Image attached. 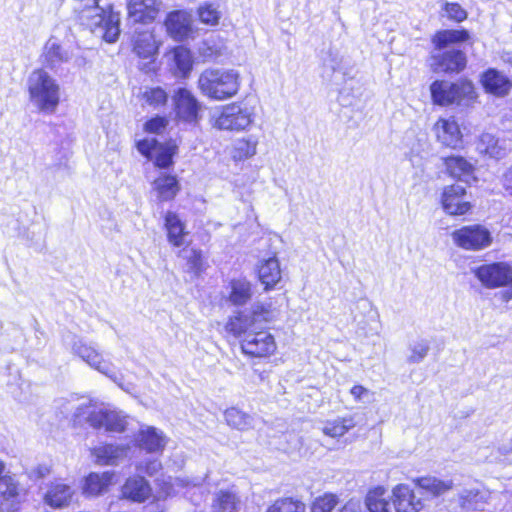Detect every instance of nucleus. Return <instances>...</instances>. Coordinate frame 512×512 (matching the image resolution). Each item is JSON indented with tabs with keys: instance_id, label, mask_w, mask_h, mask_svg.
<instances>
[{
	"instance_id": "nucleus-1",
	"label": "nucleus",
	"mask_w": 512,
	"mask_h": 512,
	"mask_svg": "<svg viewBox=\"0 0 512 512\" xmlns=\"http://www.w3.org/2000/svg\"><path fill=\"white\" fill-rule=\"evenodd\" d=\"M80 23L108 43H114L120 34V16L106 12L98 5V0H78L74 7Z\"/></svg>"
},
{
	"instance_id": "nucleus-2",
	"label": "nucleus",
	"mask_w": 512,
	"mask_h": 512,
	"mask_svg": "<svg viewBox=\"0 0 512 512\" xmlns=\"http://www.w3.org/2000/svg\"><path fill=\"white\" fill-rule=\"evenodd\" d=\"M201 93L213 100H226L240 88L239 74L235 70L206 69L198 79Z\"/></svg>"
},
{
	"instance_id": "nucleus-3",
	"label": "nucleus",
	"mask_w": 512,
	"mask_h": 512,
	"mask_svg": "<svg viewBox=\"0 0 512 512\" xmlns=\"http://www.w3.org/2000/svg\"><path fill=\"white\" fill-rule=\"evenodd\" d=\"M73 416L77 424L88 423L95 429L104 428L107 432L120 433L127 426L126 416L121 412L109 410L92 402L81 404Z\"/></svg>"
},
{
	"instance_id": "nucleus-4",
	"label": "nucleus",
	"mask_w": 512,
	"mask_h": 512,
	"mask_svg": "<svg viewBox=\"0 0 512 512\" xmlns=\"http://www.w3.org/2000/svg\"><path fill=\"white\" fill-rule=\"evenodd\" d=\"M30 100L40 111L53 113L59 104V86L44 70L38 69L28 78Z\"/></svg>"
},
{
	"instance_id": "nucleus-5",
	"label": "nucleus",
	"mask_w": 512,
	"mask_h": 512,
	"mask_svg": "<svg viewBox=\"0 0 512 512\" xmlns=\"http://www.w3.org/2000/svg\"><path fill=\"white\" fill-rule=\"evenodd\" d=\"M432 100L435 104L448 106H470L477 98L474 85L471 81L461 80L456 83L448 81H434L430 85Z\"/></svg>"
},
{
	"instance_id": "nucleus-6",
	"label": "nucleus",
	"mask_w": 512,
	"mask_h": 512,
	"mask_svg": "<svg viewBox=\"0 0 512 512\" xmlns=\"http://www.w3.org/2000/svg\"><path fill=\"white\" fill-rule=\"evenodd\" d=\"M275 312L269 303H256L250 312H239L229 318L225 325L227 332L234 336H240L253 332L260 328L261 323H268L274 320Z\"/></svg>"
},
{
	"instance_id": "nucleus-7",
	"label": "nucleus",
	"mask_w": 512,
	"mask_h": 512,
	"mask_svg": "<svg viewBox=\"0 0 512 512\" xmlns=\"http://www.w3.org/2000/svg\"><path fill=\"white\" fill-rule=\"evenodd\" d=\"M254 108L241 103L224 106L220 113L214 116L213 127L219 130L243 131L254 122Z\"/></svg>"
},
{
	"instance_id": "nucleus-8",
	"label": "nucleus",
	"mask_w": 512,
	"mask_h": 512,
	"mask_svg": "<svg viewBox=\"0 0 512 512\" xmlns=\"http://www.w3.org/2000/svg\"><path fill=\"white\" fill-rule=\"evenodd\" d=\"M72 352L79 356L91 368L105 375L120 388L124 389L122 376L117 375L114 364L109 360H105L102 354L92 344H88L84 340L78 339L72 345Z\"/></svg>"
},
{
	"instance_id": "nucleus-9",
	"label": "nucleus",
	"mask_w": 512,
	"mask_h": 512,
	"mask_svg": "<svg viewBox=\"0 0 512 512\" xmlns=\"http://www.w3.org/2000/svg\"><path fill=\"white\" fill-rule=\"evenodd\" d=\"M474 276L487 289L506 287L512 281V265L508 262H492L472 269Z\"/></svg>"
},
{
	"instance_id": "nucleus-10",
	"label": "nucleus",
	"mask_w": 512,
	"mask_h": 512,
	"mask_svg": "<svg viewBox=\"0 0 512 512\" xmlns=\"http://www.w3.org/2000/svg\"><path fill=\"white\" fill-rule=\"evenodd\" d=\"M452 240L458 247L478 251L489 247L492 243L490 231L479 224L464 226L451 234Z\"/></svg>"
},
{
	"instance_id": "nucleus-11",
	"label": "nucleus",
	"mask_w": 512,
	"mask_h": 512,
	"mask_svg": "<svg viewBox=\"0 0 512 512\" xmlns=\"http://www.w3.org/2000/svg\"><path fill=\"white\" fill-rule=\"evenodd\" d=\"M242 351L252 357H269L277 350L274 336L268 331L249 332L241 342Z\"/></svg>"
},
{
	"instance_id": "nucleus-12",
	"label": "nucleus",
	"mask_w": 512,
	"mask_h": 512,
	"mask_svg": "<svg viewBox=\"0 0 512 512\" xmlns=\"http://www.w3.org/2000/svg\"><path fill=\"white\" fill-rule=\"evenodd\" d=\"M135 445L147 453L161 454L168 438L164 432L154 426L142 425L134 437Z\"/></svg>"
},
{
	"instance_id": "nucleus-13",
	"label": "nucleus",
	"mask_w": 512,
	"mask_h": 512,
	"mask_svg": "<svg viewBox=\"0 0 512 512\" xmlns=\"http://www.w3.org/2000/svg\"><path fill=\"white\" fill-rule=\"evenodd\" d=\"M172 100L179 119L189 123L197 121L201 106L191 91L186 88H178L175 90Z\"/></svg>"
},
{
	"instance_id": "nucleus-14",
	"label": "nucleus",
	"mask_w": 512,
	"mask_h": 512,
	"mask_svg": "<svg viewBox=\"0 0 512 512\" xmlns=\"http://www.w3.org/2000/svg\"><path fill=\"white\" fill-rule=\"evenodd\" d=\"M441 202L445 212L450 215H464L471 209L466 199V190L460 184L445 187Z\"/></svg>"
},
{
	"instance_id": "nucleus-15",
	"label": "nucleus",
	"mask_w": 512,
	"mask_h": 512,
	"mask_svg": "<svg viewBox=\"0 0 512 512\" xmlns=\"http://www.w3.org/2000/svg\"><path fill=\"white\" fill-rule=\"evenodd\" d=\"M465 66L466 57L461 50H447L430 58V67L434 72H459Z\"/></svg>"
},
{
	"instance_id": "nucleus-16",
	"label": "nucleus",
	"mask_w": 512,
	"mask_h": 512,
	"mask_svg": "<svg viewBox=\"0 0 512 512\" xmlns=\"http://www.w3.org/2000/svg\"><path fill=\"white\" fill-rule=\"evenodd\" d=\"M169 69L175 77L186 78L193 67L190 51L184 46H178L166 54Z\"/></svg>"
},
{
	"instance_id": "nucleus-17",
	"label": "nucleus",
	"mask_w": 512,
	"mask_h": 512,
	"mask_svg": "<svg viewBox=\"0 0 512 512\" xmlns=\"http://www.w3.org/2000/svg\"><path fill=\"white\" fill-rule=\"evenodd\" d=\"M481 84L487 93L496 97L508 95L512 88L511 80L496 69L490 68L481 76Z\"/></svg>"
},
{
	"instance_id": "nucleus-18",
	"label": "nucleus",
	"mask_w": 512,
	"mask_h": 512,
	"mask_svg": "<svg viewBox=\"0 0 512 512\" xmlns=\"http://www.w3.org/2000/svg\"><path fill=\"white\" fill-rule=\"evenodd\" d=\"M393 503L396 512H420L424 504L406 484H399L393 489Z\"/></svg>"
},
{
	"instance_id": "nucleus-19",
	"label": "nucleus",
	"mask_w": 512,
	"mask_h": 512,
	"mask_svg": "<svg viewBox=\"0 0 512 512\" xmlns=\"http://www.w3.org/2000/svg\"><path fill=\"white\" fill-rule=\"evenodd\" d=\"M434 131L437 139L445 146L456 148L462 142V133L458 123L453 119H439Z\"/></svg>"
},
{
	"instance_id": "nucleus-20",
	"label": "nucleus",
	"mask_w": 512,
	"mask_h": 512,
	"mask_svg": "<svg viewBox=\"0 0 512 512\" xmlns=\"http://www.w3.org/2000/svg\"><path fill=\"white\" fill-rule=\"evenodd\" d=\"M74 490L62 480H56L48 485L44 501L51 507L62 508L68 506L72 500Z\"/></svg>"
},
{
	"instance_id": "nucleus-21",
	"label": "nucleus",
	"mask_w": 512,
	"mask_h": 512,
	"mask_svg": "<svg viewBox=\"0 0 512 512\" xmlns=\"http://www.w3.org/2000/svg\"><path fill=\"white\" fill-rule=\"evenodd\" d=\"M168 34L176 40H183L192 31L190 15L184 11L171 12L165 21Z\"/></svg>"
},
{
	"instance_id": "nucleus-22",
	"label": "nucleus",
	"mask_w": 512,
	"mask_h": 512,
	"mask_svg": "<svg viewBox=\"0 0 512 512\" xmlns=\"http://www.w3.org/2000/svg\"><path fill=\"white\" fill-rule=\"evenodd\" d=\"M152 489L149 482L142 476L130 477L122 487V495L134 502L142 503L150 498Z\"/></svg>"
},
{
	"instance_id": "nucleus-23",
	"label": "nucleus",
	"mask_w": 512,
	"mask_h": 512,
	"mask_svg": "<svg viewBox=\"0 0 512 512\" xmlns=\"http://www.w3.org/2000/svg\"><path fill=\"white\" fill-rule=\"evenodd\" d=\"M157 14L156 0H131L128 4L129 21L147 23Z\"/></svg>"
},
{
	"instance_id": "nucleus-24",
	"label": "nucleus",
	"mask_w": 512,
	"mask_h": 512,
	"mask_svg": "<svg viewBox=\"0 0 512 512\" xmlns=\"http://www.w3.org/2000/svg\"><path fill=\"white\" fill-rule=\"evenodd\" d=\"M164 227L167 232V240L171 245L181 247L185 244L188 232L185 230V224L175 212L168 211L166 213Z\"/></svg>"
},
{
	"instance_id": "nucleus-25",
	"label": "nucleus",
	"mask_w": 512,
	"mask_h": 512,
	"mask_svg": "<svg viewBox=\"0 0 512 512\" xmlns=\"http://www.w3.org/2000/svg\"><path fill=\"white\" fill-rule=\"evenodd\" d=\"M258 277L265 290L273 289L281 280V269L276 257H270L260 262Z\"/></svg>"
},
{
	"instance_id": "nucleus-26",
	"label": "nucleus",
	"mask_w": 512,
	"mask_h": 512,
	"mask_svg": "<svg viewBox=\"0 0 512 512\" xmlns=\"http://www.w3.org/2000/svg\"><path fill=\"white\" fill-rule=\"evenodd\" d=\"M115 473L106 471L103 473H90L83 485V494L86 496H98L107 491L113 483Z\"/></svg>"
},
{
	"instance_id": "nucleus-27",
	"label": "nucleus",
	"mask_w": 512,
	"mask_h": 512,
	"mask_svg": "<svg viewBox=\"0 0 512 512\" xmlns=\"http://www.w3.org/2000/svg\"><path fill=\"white\" fill-rule=\"evenodd\" d=\"M128 450V446L107 444L95 447L92 454L101 465H116L127 456Z\"/></svg>"
},
{
	"instance_id": "nucleus-28",
	"label": "nucleus",
	"mask_w": 512,
	"mask_h": 512,
	"mask_svg": "<svg viewBox=\"0 0 512 512\" xmlns=\"http://www.w3.org/2000/svg\"><path fill=\"white\" fill-rule=\"evenodd\" d=\"M153 189L157 192L160 201H170L180 190L176 176L161 173L153 182Z\"/></svg>"
},
{
	"instance_id": "nucleus-29",
	"label": "nucleus",
	"mask_w": 512,
	"mask_h": 512,
	"mask_svg": "<svg viewBox=\"0 0 512 512\" xmlns=\"http://www.w3.org/2000/svg\"><path fill=\"white\" fill-rule=\"evenodd\" d=\"M157 49L158 46L151 31H135L133 50L139 57L145 59L152 58L156 54Z\"/></svg>"
},
{
	"instance_id": "nucleus-30",
	"label": "nucleus",
	"mask_w": 512,
	"mask_h": 512,
	"mask_svg": "<svg viewBox=\"0 0 512 512\" xmlns=\"http://www.w3.org/2000/svg\"><path fill=\"white\" fill-rule=\"evenodd\" d=\"M356 426L352 416L337 417L322 423L321 431L331 438H340Z\"/></svg>"
},
{
	"instance_id": "nucleus-31",
	"label": "nucleus",
	"mask_w": 512,
	"mask_h": 512,
	"mask_svg": "<svg viewBox=\"0 0 512 512\" xmlns=\"http://www.w3.org/2000/svg\"><path fill=\"white\" fill-rule=\"evenodd\" d=\"M224 418L228 426L239 431H247L255 427V418L236 407L225 410Z\"/></svg>"
},
{
	"instance_id": "nucleus-32",
	"label": "nucleus",
	"mask_w": 512,
	"mask_h": 512,
	"mask_svg": "<svg viewBox=\"0 0 512 512\" xmlns=\"http://www.w3.org/2000/svg\"><path fill=\"white\" fill-rule=\"evenodd\" d=\"M6 466L0 460V511L8 502H14L19 495L18 485L11 476L5 475Z\"/></svg>"
},
{
	"instance_id": "nucleus-33",
	"label": "nucleus",
	"mask_w": 512,
	"mask_h": 512,
	"mask_svg": "<svg viewBox=\"0 0 512 512\" xmlns=\"http://www.w3.org/2000/svg\"><path fill=\"white\" fill-rule=\"evenodd\" d=\"M252 297V286L246 279H234L230 282L228 301L236 306L245 305Z\"/></svg>"
},
{
	"instance_id": "nucleus-34",
	"label": "nucleus",
	"mask_w": 512,
	"mask_h": 512,
	"mask_svg": "<svg viewBox=\"0 0 512 512\" xmlns=\"http://www.w3.org/2000/svg\"><path fill=\"white\" fill-rule=\"evenodd\" d=\"M241 501L239 497L228 490H220L214 496L212 503L213 512H239Z\"/></svg>"
},
{
	"instance_id": "nucleus-35",
	"label": "nucleus",
	"mask_w": 512,
	"mask_h": 512,
	"mask_svg": "<svg viewBox=\"0 0 512 512\" xmlns=\"http://www.w3.org/2000/svg\"><path fill=\"white\" fill-rule=\"evenodd\" d=\"M477 149L480 153L496 159H500L506 154L504 142L495 138L494 135L490 133H483L480 136Z\"/></svg>"
},
{
	"instance_id": "nucleus-36",
	"label": "nucleus",
	"mask_w": 512,
	"mask_h": 512,
	"mask_svg": "<svg viewBox=\"0 0 512 512\" xmlns=\"http://www.w3.org/2000/svg\"><path fill=\"white\" fill-rule=\"evenodd\" d=\"M445 167L448 173L462 181H468L472 175L473 166L461 156H450L444 159Z\"/></svg>"
},
{
	"instance_id": "nucleus-37",
	"label": "nucleus",
	"mask_w": 512,
	"mask_h": 512,
	"mask_svg": "<svg viewBox=\"0 0 512 512\" xmlns=\"http://www.w3.org/2000/svg\"><path fill=\"white\" fill-rule=\"evenodd\" d=\"M413 481L418 487L436 497L445 494L453 487L451 480H441L432 476L416 478Z\"/></svg>"
},
{
	"instance_id": "nucleus-38",
	"label": "nucleus",
	"mask_w": 512,
	"mask_h": 512,
	"mask_svg": "<svg viewBox=\"0 0 512 512\" xmlns=\"http://www.w3.org/2000/svg\"><path fill=\"white\" fill-rule=\"evenodd\" d=\"M258 141L255 137L237 139L232 146L231 156L235 161L253 157L257 152Z\"/></svg>"
},
{
	"instance_id": "nucleus-39",
	"label": "nucleus",
	"mask_w": 512,
	"mask_h": 512,
	"mask_svg": "<svg viewBox=\"0 0 512 512\" xmlns=\"http://www.w3.org/2000/svg\"><path fill=\"white\" fill-rule=\"evenodd\" d=\"M45 59L48 66L54 69L71 59V54L63 49L55 40L50 39L45 45Z\"/></svg>"
},
{
	"instance_id": "nucleus-40",
	"label": "nucleus",
	"mask_w": 512,
	"mask_h": 512,
	"mask_svg": "<svg viewBox=\"0 0 512 512\" xmlns=\"http://www.w3.org/2000/svg\"><path fill=\"white\" fill-rule=\"evenodd\" d=\"M468 38L469 34L465 30H443L435 34L433 43L440 50L449 44L464 42Z\"/></svg>"
},
{
	"instance_id": "nucleus-41",
	"label": "nucleus",
	"mask_w": 512,
	"mask_h": 512,
	"mask_svg": "<svg viewBox=\"0 0 512 512\" xmlns=\"http://www.w3.org/2000/svg\"><path fill=\"white\" fill-rule=\"evenodd\" d=\"M266 512H306V505L299 499L283 497L275 500Z\"/></svg>"
},
{
	"instance_id": "nucleus-42",
	"label": "nucleus",
	"mask_w": 512,
	"mask_h": 512,
	"mask_svg": "<svg viewBox=\"0 0 512 512\" xmlns=\"http://www.w3.org/2000/svg\"><path fill=\"white\" fill-rule=\"evenodd\" d=\"M179 256L187 262L189 272L199 276L205 269V263L200 250L190 248L180 251Z\"/></svg>"
},
{
	"instance_id": "nucleus-43",
	"label": "nucleus",
	"mask_w": 512,
	"mask_h": 512,
	"mask_svg": "<svg viewBox=\"0 0 512 512\" xmlns=\"http://www.w3.org/2000/svg\"><path fill=\"white\" fill-rule=\"evenodd\" d=\"M141 99L145 105L157 109L167 103L168 94L161 87L146 88Z\"/></svg>"
},
{
	"instance_id": "nucleus-44",
	"label": "nucleus",
	"mask_w": 512,
	"mask_h": 512,
	"mask_svg": "<svg viewBox=\"0 0 512 512\" xmlns=\"http://www.w3.org/2000/svg\"><path fill=\"white\" fill-rule=\"evenodd\" d=\"M384 490L377 488L366 496V506L370 512H388L389 504L385 500Z\"/></svg>"
},
{
	"instance_id": "nucleus-45",
	"label": "nucleus",
	"mask_w": 512,
	"mask_h": 512,
	"mask_svg": "<svg viewBox=\"0 0 512 512\" xmlns=\"http://www.w3.org/2000/svg\"><path fill=\"white\" fill-rule=\"evenodd\" d=\"M176 147L174 145L163 146L158 145L157 149L153 154L154 163L157 167L167 168L172 164V157L175 153Z\"/></svg>"
},
{
	"instance_id": "nucleus-46",
	"label": "nucleus",
	"mask_w": 512,
	"mask_h": 512,
	"mask_svg": "<svg viewBox=\"0 0 512 512\" xmlns=\"http://www.w3.org/2000/svg\"><path fill=\"white\" fill-rule=\"evenodd\" d=\"M337 504V496L331 493H326L317 497L313 501L311 505V512H331Z\"/></svg>"
},
{
	"instance_id": "nucleus-47",
	"label": "nucleus",
	"mask_w": 512,
	"mask_h": 512,
	"mask_svg": "<svg viewBox=\"0 0 512 512\" xmlns=\"http://www.w3.org/2000/svg\"><path fill=\"white\" fill-rule=\"evenodd\" d=\"M198 15L202 23L207 25H217L220 19V12L212 3H205L198 9Z\"/></svg>"
},
{
	"instance_id": "nucleus-48",
	"label": "nucleus",
	"mask_w": 512,
	"mask_h": 512,
	"mask_svg": "<svg viewBox=\"0 0 512 512\" xmlns=\"http://www.w3.org/2000/svg\"><path fill=\"white\" fill-rule=\"evenodd\" d=\"M411 354L408 357L409 363H420L429 352V345L426 341H420L410 347Z\"/></svg>"
},
{
	"instance_id": "nucleus-49",
	"label": "nucleus",
	"mask_w": 512,
	"mask_h": 512,
	"mask_svg": "<svg viewBox=\"0 0 512 512\" xmlns=\"http://www.w3.org/2000/svg\"><path fill=\"white\" fill-rule=\"evenodd\" d=\"M445 12L449 19L456 22H461L467 18V12L458 3H446Z\"/></svg>"
},
{
	"instance_id": "nucleus-50",
	"label": "nucleus",
	"mask_w": 512,
	"mask_h": 512,
	"mask_svg": "<svg viewBox=\"0 0 512 512\" xmlns=\"http://www.w3.org/2000/svg\"><path fill=\"white\" fill-rule=\"evenodd\" d=\"M162 468L161 462L158 459H152L146 462H139L136 465L137 471L145 473L148 476L156 475Z\"/></svg>"
},
{
	"instance_id": "nucleus-51",
	"label": "nucleus",
	"mask_w": 512,
	"mask_h": 512,
	"mask_svg": "<svg viewBox=\"0 0 512 512\" xmlns=\"http://www.w3.org/2000/svg\"><path fill=\"white\" fill-rule=\"evenodd\" d=\"M158 145H159L158 141L154 138L144 139L137 143V149L141 154L152 159L153 154H154L155 150L157 149Z\"/></svg>"
},
{
	"instance_id": "nucleus-52",
	"label": "nucleus",
	"mask_w": 512,
	"mask_h": 512,
	"mask_svg": "<svg viewBox=\"0 0 512 512\" xmlns=\"http://www.w3.org/2000/svg\"><path fill=\"white\" fill-rule=\"evenodd\" d=\"M168 120L165 117H155L147 121L145 129L150 133L159 134L165 130Z\"/></svg>"
},
{
	"instance_id": "nucleus-53",
	"label": "nucleus",
	"mask_w": 512,
	"mask_h": 512,
	"mask_svg": "<svg viewBox=\"0 0 512 512\" xmlns=\"http://www.w3.org/2000/svg\"><path fill=\"white\" fill-rule=\"evenodd\" d=\"M201 483H202L201 478H194V479L176 478L173 486L177 487V488H190V487L195 488V487H199L201 485Z\"/></svg>"
},
{
	"instance_id": "nucleus-54",
	"label": "nucleus",
	"mask_w": 512,
	"mask_h": 512,
	"mask_svg": "<svg viewBox=\"0 0 512 512\" xmlns=\"http://www.w3.org/2000/svg\"><path fill=\"white\" fill-rule=\"evenodd\" d=\"M351 395L356 401H366L370 396V391L361 385H355L350 390Z\"/></svg>"
},
{
	"instance_id": "nucleus-55",
	"label": "nucleus",
	"mask_w": 512,
	"mask_h": 512,
	"mask_svg": "<svg viewBox=\"0 0 512 512\" xmlns=\"http://www.w3.org/2000/svg\"><path fill=\"white\" fill-rule=\"evenodd\" d=\"M341 58L337 53L329 52L328 57L324 59V65L336 71L340 68Z\"/></svg>"
},
{
	"instance_id": "nucleus-56",
	"label": "nucleus",
	"mask_w": 512,
	"mask_h": 512,
	"mask_svg": "<svg viewBox=\"0 0 512 512\" xmlns=\"http://www.w3.org/2000/svg\"><path fill=\"white\" fill-rule=\"evenodd\" d=\"M501 181L504 190L512 196V166L505 171Z\"/></svg>"
},
{
	"instance_id": "nucleus-57",
	"label": "nucleus",
	"mask_w": 512,
	"mask_h": 512,
	"mask_svg": "<svg viewBox=\"0 0 512 512\" xmlns=\"http://www.w3.org/2000/svg\"><path fill=\"white\" fill-rule=\"evenodd\" d=\"M340 512H361V505L358 500L350 499L340 510Z\"/></svg>"
},
{
	"instance_id": "nucleus-58",
	"label": "nucleus",
	"mask_w": 512,
	"mask_h": 512,
	"mask_svg": "<svg viewBox=\"0 0 512 512\" xmlns=\"http://www.w3.org/2000/svg\"><path fill=\"white\" fill-rule=\"evenodd\" d=\"M32 476L35 478H43L50 473V468L47 465H39L32 470Z\"/></svg>"
},
{
	"instance_id": "nucleus-59",
	"label": "nucleus",
	"mask_w": 512,
	"mask_h": 512,
	"mask_svg": "<svg viewBox=\"0 0 512 512\" xmlns=\"http://www.w3.org/2000/svg\"><path fill=\"white\" fill-rule=\"evenodd\" d=\"M506 287L507 289L501 293V297L504 301L508 302L512 300V281Z\"/></svg>"
},
{
	"instance_id": "nucleus-60",
	"label": "nucleus",
	"mask_w": 512,
	"mask_h": 512,
	"mask_svg": "<svg viewBox=\"0 0 512 512\" xmlns=\"http://www.w3.org/2000/svg\"><path fill=\"white\" fill-rule=\"evenodd\" d=\"M502 59L504 62L510 64L512 66V53H505L503 56H502Z\"/></svg>"
}]
</instances>
